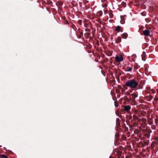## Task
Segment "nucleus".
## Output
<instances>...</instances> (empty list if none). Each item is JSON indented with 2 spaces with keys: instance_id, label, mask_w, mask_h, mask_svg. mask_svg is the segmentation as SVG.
<instances>
[{
  "instance_id": "9d476101",
  "label": "nucleus",
  "mask_w": 158,
  "mask_h": 158,
  "mask_svg": "<svg viewBox=\"0 0 158 158\" xmlns=\"http://www.w3.org/2000/svg\"><path fill=\"white\" fill-rule=\"evenodd\" d=\"M120 27L119 26H117V27L116 28L115 30L116 31H119V30H120Z\"/></svg>"
},
{
  "instance_id": "f03ea898",
  "label": "nucleus",
  "mask_w": 158,
  "mask_h": 158,
  "mask_svg": "<svg viewBox=\"0 0 158 158\" xmlns=\"http://www.w3.org/2000/svg\"><path fill=\"white\" fill-rule=\"evenodd\" d=\"M115 59L116 61L118 62L122 61L123 60V57L121 55H120V56H116Z\"/></svg>"
},
{
  "instance_id": "f257e3e1",
  "label": "nucleus",
  "mask_w": 158,
  "mask_h": 158,
  "mask_svg": "<svg viewBox=\"0 0 158 158\" xmlns=\"http://www.w3.org/2000/svg\"><path fill=\"white\" fill-rule=\"evenodd\" d=\"M125 85L131 88H135L138 85V82L135 79L128 80L125 83Z\"/></svg>"
},
{
  "instance_id": "7ed1b4c3",
  "label": "nucleus",
  "mask_w": 158,
  "mask_h": 158,
  "mask_svg": "<svg viewBox=\"0 0 158 158\" xmlns=\"http://www.w3.org/2000/svg\"><path fill=\"white\" fill-rule=\"evenodd\" d=\"M143 34L145 36H149L150 34V31L148 30H145L143 31Z\"/></svg>"
},
{
  "instance_id": "423d86ee",
  "label": "nucleus",
  "mask_w": 158,
  "mask_h": 158,
  "mask_svg": "<svg viewBox=\"0 0 158 158\" xmlns=\"http://www.w3.org/2000/svg\"><path fill=\"white\" fill-rule=\"evenodd\" d=\"M131 96L134 99H135L138 97V95L136 94H133L131 95Z\"/></svg>"
},
{
  "instance_id": "9b49d317",
  "label": "nucleus",
  "mask_w": 158,
  "mask_h": 158,
  "mask_svg": "<svg viewBox=\"0 0 158 158\" xmlns=\"http://www.w3.org/2000/svg\"><path fill=\"white\" fill-rule=\"evenodd\" d=\"M1 157L2 158H8L5 155H1Z\"/></svg>"
},
{
  "instance_id": "1a4fd4ad",
  "label": "nucleus",
  "mask_w": 158,
  "mask_h": 158,
  "mask_svg": "<svg viewBox=\"0 0 158 158\" xmlns=\"http://www.w3.org/2000/svg\"><path fill=\"white\" fill-rule=\"evenodd\" d=\"M132 68L130 67V68H128V69H127L126 71L127 72H131L132 71Z\"/></svg>"
},
{
  "instance_id": "6e6552de",
  "label": "nucleus",
  "mask_w": 158,
  "mask_h": 158,
  "mask_svg": "<svg viewBox=\"0 0 158 158\" xmlns=\"http://www.w3.org/2000/svg\"><path fill=\"white\" fill-rule=\"evenodd\" d=\"M133 118H134V119H135V120H139V118L138 117L135 115H134L133 116Z\"/></svg>"
},
{
  "instance_id": "39448f33",
  "label": "nucleus",
  "mask_w": 158,
  "mask_h": 158,
  "mask_svg": "<svg viewBox=\"0 0 158 158\" xmlns=\"http://www.w3.org/2000/svg\"><path fill=\"white\" fill-rule=\"evenodd\" d=\"M122 35V38L124 39H126L127 37V34L126 33L123 34Z\"/></svg>"
},
{
  "instance_id": "20e7f679",
  "label": "nucleus",
  "mask_w": 158,
  "mask_h": 158,
  "mask_svg": "<svg viewBox=\"0 0 158 158\" xmlns=\"http://www.w3.org/2000/svg\"><path fill=\"white\" fill-rule=\"evenodd\" d=\"M131 107L129 106H125L124 107V110L128 112L130 110Z\"/></svg>"
},
{
  "instance_id": "0eeeda50",
  "label": "nucleus",
  "mask_w": 158,
  "mask_h": 158,
  "mask_svg": "<svg viewBox=\"0 0 158 158\" xmlns=\"http://www.w3.org/2000/svg\"><path fill=\"white\" fill-rule=\"evenodd\" d=\"M121 40L120 37H118L117 38V39L116 41V42L117 43H120L121 42Z\"/></svg>"
}]
</instances>
